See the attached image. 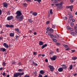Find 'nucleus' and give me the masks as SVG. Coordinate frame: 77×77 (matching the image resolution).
I'll list each match as a JSON object with an SVG mask.
<instances>
[{
  "instance_id": "1",
  "label": "nucleus",
  "mask_w": 77,
  "mask_h": 77,
  "mask_svg": "<svg viewBox=\"0 0 77 77\" xmlns=\"http://www.w3.org/2000/svg\"><path fill=\"white\" fill-rule=\"evenodd\" d=\"M17 15L15 16L16 18H17L19 21H21L24 18V16L22 15V13L20 11H17L16 12ZM21 15H22L21 16Z\"/></svg>"
},
{
  "instance_id": "2",
  "label": "nucleus",
  "mask_w": 77,
  "mask_h": 77,
  "mask_svg": "<svg viewBox=\"0 0 77 77\" xmlns=\"http://www.w3.org/2000/svg\"><path fill=\"white\" fill-rule=\"evenodd\" d=\"M52 2L55 3V5L56 6H58L59 5V3H57V0H52Z\"/></svg>"
},
{
  "instance_id": "3",
  "label": "nucleus",
  "mask_w": 77,
  "mask_h": 77,
  "mask_svg": "<svg viewBox=\"0 0 77 77\" xmlns=\"http://www.w3.org/2000/svg\"><path fill=\"white\" fill-rule=\"evenodd\" d=\"M14 18V17H13V16H8L7 18V20L8 21H10V20H12Z\"/></svg>"
},
{
  "instance_id": "4",
  "label": "nucleus",
  "mask_w": 77,
  "mask_h": 77,
  "mask_svg": "<svg viewBox=\"0 0 77 77\" xmlns=\"http://www.w3.org/2000/svg\"><path fill=\"white\" fill-rule=\"evenodd\" d=\"M49 68H50V69L51 70V71L52 72V71H53V70H54V67L53 66H51V65H49L48 66Z\"/></svg>"
},
{
  "instance_id": "5",
  "label": "nucleus",
  "mask_w": 77,
  "mask_h": 77,
  "mask_svg": "<svg viewBox=\"0 0 77 77\" xmlns=\"http://www.w3.org/2000/svg\"><path fill=\"white\" fill-rule=\"evenodd\" d=\"M51 59L52 60H55L56 59V56L54 55L53 57L52 58H51Z\"/></svg>"
},
{
  "instance_id": "6",
  "label": "nucleus",
  "mask_w": 77,
  "mask_h": 77,
  "mask_svg": "<svg viewBox=\"0 0 77 77\" xmlns=\"http://www.w3.org/2000/svg\"><path fill=\"white\" fill-rule=\"evenodd\" d=\"M63 69L62 67H60L58 69V71L59 72H62V71H63Z\"/></svg>"
},
{
  "instance_id": "7",
  "label": "nucleus",
  "mask_w": 77,
  "mask_h": 77,
  "mask_svg": "<svg viewBox=\"0 0 77 77\" xmlns=\"http://www.w3.org/2000/svg\"><path fill=\"white\" fill-rule=\"evenodd\" d=\"M3 5L5 8H6L8 5V4L7 3L4 2L3 3Z\"/></svg>"
},
{
  "instance_id": "8",
  "label": "nucleus",
  "mask_w": 77,
  "mask_h": 77,
  "mask_svg": "<svg viewBox=\"0 0 77 77\" xmlns=\"http://www.w3.org/2000/svg\"><path fill=\"white\" fill-rule=\"evenodd\" d=\"M3 45L5 47V48H9V45L8 44H6V43H4L3 44Z\"/></svg>"
},
{
  "instance_id": "9",
  "label": "nucleus",
  "mask_w": 77,
  "mask_h": 77,
  "mask_svg": "<svg viewBox=\"0 0 77 77\" xmlns=\"http://www.w3.org/2000/svg\"><path fill=\"white\" fill-rule=\"evenodd\" d=\"M14 77H17L19 76V74L18 73H14Z\"/></svg>"
},
{
  "instance_id": "10",
  "label": "nucleus",
  "mask_w": 77,
  "mask_h": 77,
  "mask_svg": "<svg viewBox=\"0 0 77 77\" xmlns=\"http://www.w3.org/2000/svg\"><path fill=\"white\" fill-rule=\"evenodd\" d=\"M33 75H34V76H36L37 74H38V73H37V72L36 71H35L33 72L32 73Z\"/></svg>"
},
{
  "instance_id": "11",
  "label": "nucleus",
  "mask_w": 77,
  "mask_h": 77,
  "mask_svg": "<svg viewBox=\"0 0 77 77\" xmlns=\"http://www.w3.org/2000/svg\"><path fill=\"white\" fill-rule=\"evenodd\" d=\"M0 51H3V52H5V51H6V49L3 48H1L0 49Z\"/></svg>"
},
{
  "instance_id": "12",
  "label": "nucleus",
  "mask_w": 77,
  "mask_h": 77,
  "mask_svg": "<svg viewBox=\"0 0 77 77\" xmlns=\"http://www.w3.org/2000/svg\"><path fill=\"white\" fill-rule=\"evenodd\" d=\"M71 34L72 35V36H77V34H76V33L74 32H72Z\"/></svg>"
},
{
  "instance_id": "13",
  "label": "nucleus",
  "mask_w": 77,
  "mask_h": 77,
  "mask_svg": "<svg viewBox=\"0 0 77 77\" xmlns=\"http://www.w3.org/2000/svg\"><path fill=\"white\" fill-rule=\"evenodd\" d=\"M61 66H62L63 68H64V69H66V68H67V67L66 66V65H65L62 64Z\"/></svg>"
},
{
  "instance_id": "14",
  "label": "nucleus",
  "mask_w": 77,
  "mask_h": 77,
  "mask_svg": "<svg viewBox=\"0 0 77 77\" xmlns=\"http://www.w3.org/2000/svg\"><path fill=\"white\" fill-rule=\"evenodd\" d=\"M31 62L33 63V64H34V65H35V66H37L38 65V64L36 63H35V61H31Z\"/></svg>"
},
{
  "instance_id": "15",
  "label": "nucleus",
  "mask_w": 77,
  "mask_h": 77,
  "mask_svg": "<svg viewBox=\"0 0 77 77\" xmlns=\"http://www.w3.org/2000/svg\"><path fill=\"white\" fill-rule=\"evenodd\" d=\"M47 46V44H45V45H43V46H42V49H43V48H45V47H46Z\"/></svg>"
},
{
  "instance_id": "16",
  "label": "nucleus",
  "mask_w": 77,
  "mask_h": 77,
  "mask_svg": "<svg viewBox=\"0 0 77 77\" xmlns=\"http://www.w3.org/2000/svg\"><path fill=\"white\" fill-rule=\"evenodd\" d=\"M44 44V43H43V42L42 41H40L39 42V45H42Z\"/></svg>"
},
{
  "instance_id": "17",
  "label": "nucleus",
  "mask_w": 77,
  "mask_h": 77,
  "mask_svg": "<svg viewBox=\"0 0 77 77\" xmlns=\"http://www.w3.org/2000/svg\"><path fill=\"white\" fill-rule=\"evenodd\" d=\"M37 14H38V13L35 12H34L32 13V15H33L34 16H36Z\"/></svg>"
},
{
  "instance_id": "18",
  "label": "nucleus",
  "mask_w": 77,
  "mask_h": 77,
  "mask_svg": "<svg viewBox=\"0 0 77 77\" xmlns=\"http://www.w3.org/2000/svg\"><path fill=\"white\" fill-rule=\"evenodd\" d=\"M10 36H14V33H10Z\"/></svg>"
},
{
  "instance_id": "19",
  "label": "nucleus",
  "mask_w": 77,
  "mask_h": 77,
  "mask_svg": "<svg viewBox=\"0 0 77 77\" xmlns=\"http://www.w3.org/2000/svg\"><path fill=\"white\" fill-rule=\"evenodd\" d=\"M18 74L19 76H20V75H23L24 74V72H19L18 73Z\"/></svg>"
},
{
  "instance_id": "20",
  "label": "nucleus",
  "mask_w": 77,
  "mask_h": 77,
  "mask_svg": "<svg viewBox=\"0 0 77 77\" xmlns=\"http://www.w3.org/2000/svg\"><path fill=\"white\" fill-rule=\"evenodd\" d=\"M40 73L41 74H44V71L43 70H41L40 71Z\"/></svg>"
},
{
  "instance_id": "21",
  "label": "nucleus",
  "mask_w": 77,
  "mask_h": 77,
  "mask_svg": "<svg viewBox=\"0 0 77 77\" xmlns=\"http://www.w3.org/2000/svg\"><path fill=\"white\" fill-rule=\"evenodd\" d=\"M28 21L29 22V23H32L33 20H32V19H28Z\"/></svg>"
},
{
  "instance_id": "22",
  "label": "nucleus",
  "mask_w": 77,
  "mask_h": 77,
  "mask_svg": "<svg viewBox=\"0 0 77 77\" xmlns=\"http://www.w3.org/2000/svg\"><path fill=\"white\" fill-rule=\"evenodd\" d=\"M52 40L55 42H57V40L56 39L52 38Z\"/></svg>"
},
{
  "instance_id": "23",
  "label": "nucleus",
  "mask_w": 77,
  "mask_h": 77,
  "mask_svg": "<svg viewBox=\"0 0 77 77\" xmlns=\"http://www.w3.org/2000/svg\"><path fill=\"white\" fill-rule=\"evenodd\" d=\"M69 69L70 70H71L72 69V64L70 65V66H69Z\"/></svg>"
},
{
  "instance_id": "24",
  "label": "nucleus",
  "mask_w": 77,
  "mask_h": 77,
  "mask_svg": "<svg viewBox=\"0 0 77 77\" xmlns=\"http://www.w3.org/2000/svg\"><path fill=\"white\" fill-rule=\"evenodd\" d=\"M74 25V23H71V24H70V26L71 27H72Z\"/></svg>"
},
{
  "instance_id": "25",
  "label": "nucleus",
  "mask_w": 77,
  "mask_h": 77,
  "mask_svg": "<svg viewBox=\"0 0 77 77\" xmlns=\"http://www.w3.org/2000/svg\"><path fill=\"white\" fill-rule=\"evenodd\" d=\"M63 46L65 47V48H68V45H63Z\"/></svg>"
},
{
  "instance_id": "26",
  "label": "nucleus",
  "mask_w": 77,
  "mask_h": 77,
  "mask_svg": "<svg viewBox=\"0 0 77 77\" xmlns=\"http://www.w3.org/2000/svg\"><path fill=\"white\" fill-rule=\"evenodd\" d=\"M57 8H62V5H60L59 4V5H58V6L57 7Z\"/></svg>"
},
{
  "instance_id": "27",
  "label": "nucleus",
  "mask_w": 77,
  "mask_h": 77,
  "mask_svg": "<svg viewBox=\"0 0 77 77\" xmlns=\"http://www.w3.org/2000/svg\"><path fill=\"white\" fill-rule=\"evenodd\" d=\"M34 1H37L39 3H40V2H41V0H34Z\"/></svg>"
},
{
  "instance_id": "28",
  "label": "nucleus",
  "mask_w": 77,
  "mask_h": 77,
  "mask_svg": "<svg viewBox=\"0 0 77 77\" xmlns=\"http://www.w3.org/2000/svg\"><path fill=\"white\" fill-rule=\"evenodd\" d=\"M73 60H76V59H77V57H73L72 58Z\"/></svg>"
},
{
  "instance_id": "29",
  "label": "nucleus",
  "mask_w": 77,
  "mask_h": 77,
  "mask_svg": "<svg viewBox=\"0 0 77 77\" xmlns=\"http://www.w3.org/2000/svg\"><path fill=\"white\" fill-rule=\"evenodd\" d=\"M69 8L70 9H73V5L70 6Z\"/></svg>"
},
{
  "instance_id": "30",
  "label": "nucleus",
  "mask_w": 77,
  "mask_h": 77,
  "mask_svg": "<svg viewBox=\"0 0 77 77\" xmlns=\"http://www.w3.org/2000/svg\"><path fill=\"white\" fill-rule=\"evenodd\" d=\"M54 38H59L58 36H57L56 35H54Z\"/></svg>"
},
{
  "instance_id": "31",
  "label": "nucleus",
  "mask_w": 77,
  "mask_h": 77,
  "mask_svg": "<svg viewBox=\"0 0 77 77\" xmlns=\"http://www.w3.org/2000/svg\"><path fill=\"white\" fill-rule=\"evenodd\" d=\"M27 3H23V6H25V7L27 6Z\"/></svg>"
},
{
  "instance_id": "32",
  "label": "nucleus",
  "mask_w": 77,
  "mask_h": 77,
  "mask_svg": "<svg viewBox=\"0 0 77 77\" xmlns=\"http://www.w3.org/2000/svg\"><path fill=\"white\" fill-rule=\"evenodd\" d=\"M49 30L50 31V32H53L54 31L53 29L52 28L50 29Z\"/></svg>"
},
{
  "instance_id": "33",
  "label": "nucleus",
  "mask_w": 77,
  "mask_h": 77,
  "mask_svg": "<svg viewBox=\"0 0 77 77\" xmlns=\"http://www.w3.org/2000/svg\"><path fill=\"white\" fill-rule=\"evenodd\" d=\"M63 4V2H60V3L59 5H61V6H62V4Z\"/></svg>"
},
{
  "instance_id": "34",
  "label": "nucleus",
  "mask_w": 77,
  "mask_h": 77,
  "mask_svg": "<svg viewBox=\"0 0 77 77\" xmlns=\"http://www.w3.org/2000/svg\"><path fill=\"white\" fill-rule=\"evenodd\" d=\"M15 30L17 32H20V31H19V29H15Z\"/></svg>"
},
{
  "instance_id": "35",
  "label": "nucleus",
  "mask_w": 77,
  "mask_h": 77,
  "mask_svg": "<svg viewBox=\"0 0 77 77\" xmlns=\"http://www.w3.org/2000/svg\"><path fill=\"white\" fill-rule=\"evenodd\" d=\"M63 20H67V17H63Z\"/></svg>"
},
{
  "instance_id": "36",
  "label": "nucleus",
  "mask_w": 77,
  "mask_h": 77,
  "mask_svg": "<svg viewBox=\"0 0 77 77\" xmlns=\"http://www.w3.org/2000/svg\"><path fill=\"white\" fill-rule=\"evenodd\" d=\"M5 26L6 27H10V25L6 24V25Z\"/></svg>"
},
{
  "instance_id": "37",
  "label": "nucleus",
  "mask_w": 77,
  "mask_h": 77,
  "mask_svg": "<svg viewBox=\"0 0 77 77\" xmlns=\"http://www.w3.org/2000/svg\"><path fill=\"white\" fill-rule=\"evenodd\" d=\"M2 65H3V66H6V63H5V62H3L2 64Z\"/></svg>"
},
{
  "instance_id": "38",
  "label": "nucleus",
  "mask_w": 77,
  "mask_h": 77,
  "mask_svg": "<svg viewBox=\"0 0 77 77\" xmlns=\"http://www.w3.org/2000/svg\"><path fill=\"white\" fill-rule=\"evenodd\" d=\"M51 38H54V35L53 34H51L50 35Z\"/></svg>"
},
{
  "instance_id": "39",
  "label": "nucleus",
  "mask_w": 77,
  "mask_h": 77,
  "mask_svg": "<svg viewBox=\"0 0 77 77\" xmlns=\"http://www.w3.org/2000/svg\"><path fill=\"white\" fill-rule=\"evenodd\" d=\"M10 27H11V28L14 27V25H10Z\"/></svg>"
},
{
  "instance_id": "40",
  "label": "nucleus",
  "mask_w": 77,
  "mask_h": 77,
  "mask_svg": "<svg viewBox=\"0 0 77 77\" xmlns=\"http://www.w3.org/2000/svg\"><path fill=\"white\" fill-rule=\"evenodd\" d=\"M69 30H71V31H73V29L71 27H70V29H69Z\"/></svg>"
},
{
  "instance_id": "41",
  "label": "nucleus",
  "mask_w": 77,
  "mask_h": 77,
  "mask_svg": "<svg viewBox=\"0 0 77 77\" xmlns=\"http://www.w3.org/2000/svg\"><path fill=\"white\" fill-rule=\"evenodd\" d=\"M50 13L51 14H53V12H52V9H51L50 10Z\"/></svg>"
},
{
  "instance_id": "42",
  "label": "nucleus",
  "mask_w": 77,
  "mask_h": 77,
  "mask_svg": "<svg viewBox=\"0 0 77 77\" xmlns=\"http://www.w3.org/2000/svg\"><path fill=\"white\" fill-rule=\"evenodd\" d=\"M70 28H71V27H70L69 26H67V30H69Z\"/></svg>"
},
{
  "instance_id": "43",
  "label": "nucleus",
  "mask_w": 77,
  "mask_h": 77,
  "mask_svg": "<svg viewBox=\"0 0 77 77\" xmlns=\"http://www.w3.org/2000/svg\"><path fill=\"white\" fill-rule=\"evenodd\" d=\"M52 28H53V29H55L56 28V26L55 25H53L52 26Z\"/></svg>"
},
{
  "instance_id": "44",
  "label": "nucleus",
  "mask_w": 77,
  "mask_h": 77,
  "mask_svg": "<svg viewBox=\"0 0 77 77\" xmlns=\"http://www.w3.org/2000/svg\"><path fill=\"white\" fill-rule=\"evenodd\" d=\"M56 44L57 45H60V43H56Z\"/></svg>"
},
{
  "instance_id": "45",
  "label": "nucleus",
  "mask_w": 77,
  "mask_h": 77,
  "mask_svg": "<svg viewBox=\"0 0 77 77\" xmlns=\"http://www.w3.org/2000/svg\"><path fill=\"white\" fill-rule=\"evenodd\" d=\"M24 77H30V75H25Z\"/></svg>"
},
{
  "instance_id": "46",
  "label": "nucleus",
  "mask_w": 77,
  "mask_h": 77,
  "mask_svg": "<svg viewBox=\"0 0 77 77\" xmlns=\"http://www.w3.org/2000/svg\"><path fill=\"white\" fill-rule=\"evenodd\" d=\"M18 71H20V72H22L23 71V70L21 69H19L18 70Z\"/></svg>"
},
{
  "instance_id": "47",
  "label": "nucleus",
  "mask_w": 77,
  "mask_h": 77,
  "mask_svg": "<svg viewBox=\"0 0 77 77\" xmlns=\"http://www.w3.org/2000/svg\"><path fill=\"white\" fill-rule=\"evenodd\" d=\"M38 77H42V75L39 74Z\"/></svg>"
},
{
  "instance_id": "48",
  "label": "nucleus",
  "mask_w": 77,
  "mask_h": 77,
  "mask_svg": "<svg viewBox=\"0 0 77 77\" xmlns=\"http://www.w3.org/2000/svg\"><path fill=\"white\" fill-rule=\"evenodd\" d=\"M2 10H1V9H0V15H2Z\"/></svg>"
},
{
  "instance_id": "49",
  "label": "nucleus",
  "mask_w": 77,
  "mask_h": 77,
  "mask_svg": "<svg viewBox=\"0 0 77 77\" xmlns=\"http://www.w3.org/2000/svg\"><path fill=\"white\" fill-rule=\"evenodd\" d=\"M45 61L46 62H48V59H46L45 60Z\"/></svg>"
},
{
  "instance_id": "50",
  "label": "nucleus",
  "mask_w": 77,
  "mask_h": 77,
  "mask_svg": "<svg viewBox=\"0 0 77 77\" xmlns=\"http://www.w3.org/2000/svg\"><path fill=\"white\" fill-rule=\"evenodd\" d=\"M69 18H72V15H69Z\"/></svg>"
},
{
  "instance_id": "51",
  "label": "nucleus",
  "mask_w": 77,
  "mask_h": 77,
  "mask_svg": "<svg viewBox=\"0 0 77 77\" xmlns=\"http://www.w3.org/2000/svg\"><path fill=\"white\" fill-rule=\"evenodd\" d=\"M51 32H49L48 33V36H51Z\"/></svg>"
},
{
  "instance_id": "52",
  "label": "nucleus",
  "mask_w": 77,
  "mask_h": 77,
  "mask_svg": "<svg viewBox=\"0 0 77 77\" xmlns=\"http://www.w3.org/2000/svg\"><path fill=\"white\" fill-rule=\"evenodd\" d=\"M74 0H70V2L71 3H73V2H74Z\"/></svg>"
},
{
  "instance_id": "53",
  "label": "nucleus",
  "mask_w": 77,
  "mask_h": 77,
  "mask_svg": "<svg viewBox=\"0 0 77 77\" xmlns=\"http://www.w3.org/2000/svg\"><path fill=\"white\" fill-rule=\"evenodd\" d=\"M33 34L34 35H36L37 34V33L36 32H34Z\"/></svg>"
},
{
  "instance_id": "54",
  "label": "nucleus",
  "mask_w": 77,
  "mask_h": 77,
  "mask_svg": "<svg viewBox=\"0 0 77 77\" xmlns=\"http://www.w3.org/2000/svg\"><path fill=\"white\" fill-rule=\"evenodd\" d=\"M18 65H21V62H20L19 63H18Z\"/></svg>"
},
{
  "instance_id": "55",
  "label": "nucleus",
  "mask_w": 77,
  "mask_h": 77,
  "mask_svg": "<svg viewBox=\"0 0 77 77\" xmlns=\"http://www.w3.org/2000/svg\"><path fill=\"white\" fill-rule=\"evenodd\" d=\"M69 48H68H68L66 49V51H67V50H69Z\"/></svg>"
},
{
  "instance_id": "56",
  "label": "nucleus",
  "mask_w": 77,
  "mask_h": 77,
  "mask_svg": "<svg viewBox=\"0 0 77 77\" xmlns=\"http://www.w3.org/2000/svg\"><path fill=\"white\" fill-rule=\"evenodd\" d=\"M75 19H72V22H75Z\"/></svg>"
},
{
  "instance_id": "57",
  "label": "nucleus",
  "mask_w": 77,
  "mask_h": 77,
  "mask_svg": "<svg viewBox=\"0 0 77 77\" xmlns=\"http://www.w3.org/2000/svg\"><path fill=\"white\" fill-rule=\"evenodd\" d=\"M50 23L49 21H48L47 22H46L47 24H48Z\"/></svg>"
},
{
  "instance_id": "58",
  "label": "nucleus",
  "mask_w": 77,
  "mask_h": 77,
  "mask_svg": "<svg viewBox=\"0 0 77 77\" xmlns=\"http://www.w3.org/2000/svg\"><path fill=\"white\" fill-rule=\"evenodd\" d=\"M37 53L36 52H34V55H36V54Z\"/></svg>"
},
{
  "instance_id": "59",
  "label": "nucleus",
  "mask_w": 77,
  "mask_h": 77,
  "mask_svg": "<svg viewBox=\"0 0 77 77\" xmlns=\"http://www.w3.org/2000/svg\"><path fill=\"white\" fill-rule=\"evenodd\" d=\"M2 75H3L4 76V75H5V72H4L3 74H2Z\"/></svg>"
},
{
  "instance_id": "60",
  "label": "nucleus",
  "mask_w": 77,
  "mask_h": 77,
  "mask_svg": "<svg viewBox=\"0 0 77 77\" xmlns=\"http://www.w3.org/2000/svg\"><path fill=\"white\" fill-rule=\"evenodd\" d=\"M77 75V73H75L73 75L74 76H76Z\"/></svg>"
},
{
  "instance_id": "61",
  "label": "nucleus",
  "mask_w": 77,
  "mask_h": 77,
  "mask_svg": "<svg viewBox=\"0 0 77 77\" xmlns=\"http://www.w3.org/2000/svg\"><path fill=\"white\" fill-rule=\"evenodd\" d=\"M70 6H67L66 7V8H67V9H68V8H69Z\"/></svg>"
},
{
  "instance_id": "62",
  "label": "nucleus",
  "mask_w": 77,
  "mask_h": 77,
  "mask_svg": "<svg viewBox=\"0 0 77 77\" xmlns=\"http://www.w3.org/2000/svg\"><path fill=\"white\" fill-rule=\"evenodd\" d=\"M56 50L57 51V53H58V52H59V51H59L58 48H57Z\"/></svg>"
},
{
  "instance_id": "63",
  "label": "nucleus",
  "mask_w": 77,
  "mask_h": 77,
  "mask_svg": "<svg viewBox=\"0 0 77 77\" xmlns=\"http://www.w3.org/2000/svg\"><path fill=\"white\" fill-rule=\"evenodd\" d=\"M41 56H42V57H44L45 56V55L44 54H41Z\"/></svg>"
},
{
  "instance_id": "64",
  "label": "nucleus",
  "mask_w": 77,
  "mask_h": 77,
  "mask_svg": "<svg viewBox=\"0 0 77 77\" xmlns=\"http://www.w3.org/2000/svg\"><path fill=\"white\" fill-rule=\"evenodd\" d=\"M75 15H77V12H75Z\"/></svg>"
}]
</instances>
